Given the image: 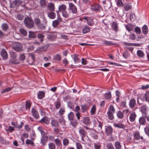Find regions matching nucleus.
Here are the masks:
<instances>
[{
	"mask_svg": "<svg viewBox=\"0 0 149 149\" xmlns=\"http://www.w3.org/2000/svg\"><path fill=\"white\" fill-rule=\"evenodd\" d=\"M24 22L25 26L29 28H33L34 24L32 19L30 17L25 18L24 20Z\"/></svg>",
	"mask_w": 149,
	"mask_h": 149,
	"instance_id": "obj_1",
	"label": "nucleus"
},
{
	"mask_svg": "<svg viewBox=\"0 0 149 149\" xmlns=\"http://www.w3.org/2000/svg\"><path fill=\"white\" fill-rule=\"evenodd\" d=\"M12 47L15 51L19 52L22 50L23 47L20 43L18 42H14L12 44Z\"/></svg>",
	"mask_w": 149,
	"mask_h": 149,
	"instance_id": "obj_2",
	"label": "nucleus"
},
{
	"mask_svg": "<svg viewBox=\"0 0 149 149\" xmlns=\"http://www.w3.org/2000/svg\"><path fill=\"white\" fill-rule=\"evenodd\" d=\"M43 21L42 22V23L41 22L38 25L37 27L39 29L42 30H44L46 28L47 21L44 15H43Z\"/></svg>",
	"mask_w": 149,
	"mask_h": 149,
	"instance_id": "obj_3",
	"label": "nucleus"
},
{
	"mask_svg": "<svg viewBox=\"0 0 149 149\" xmlns=\"http://www.w3.org/2000/svg\"><path fill=\"white\" fill-rule=\"evenodd\" d=\"M101 6L98 4H95L91 6V10L93 11H99L101 9Z\"/></svg>",
	"mask_w": 149,
	"mask_h": 149,
	"instance_id": "obj_4",
	"label": "nucleus"
},
{
	"mask_svg": "<svg viewBox=\"0 0 149 149\" xmlns=\"http://www.w3.org/2000/svg\"><path fill=\"white\" fill-rule=\"evenodd\" d=\"M58 34V33L57 32H53V33L49 35L48 36L47 38L48 39L50 40H53L57 37V35Z\"/></svg>",
	"mask_w": 149,
	"mask_h": 149,
	"instance_id": "obj_5",
	"label": "nucleus"
},
{
	"mask_svg": "<svg viewBox=\"0 0 149 149\" xmlns=\"http://www.w3.org/2000/svg\"><path fill=\"white\" fill-rule=\"evenodd\" d=\"M80 135L81 136V139L82 141L84 140V137L86 134L87 132L83 129L80 128L79 130Z\"/></svg>",
	"mask_w": 149,
	"mask_h": 149,
	"instance_id": "obj_6",
	"label": "nucleus"
},
{
	"mask_svg": "<svg viewBox=\"0 0 149 149\" xmlns=\"http://www.w3.org/2000/svg\"><path fill=\"white\" fill-rule=\"evenodd\" d=\"M134 139L138 140L140 139L143 140V138L142 136H140L139 133L138 132H135L134 134Z\"/></svg>",
	"mask_w": 149,
	"mask_h": 149,
	"instance_id": "obj_7",
	"label": "nucleus"
},
{
	"mask_svg": "<svg viewBox=\"0 0 149 149\" xmlns=\"http://www.w3.org/2000/svg\"><path fill=\"white\" fill-rule=\"evenodd\" d=\"M1 54L4 60L7 59L8 57V54L5 49H3L1 50Z\"/></svg>",
	"mask_w": 149,
	"mask_h": 149,
	"instance_id": "obj_8",
	"label": "nucleus"
},
{
	"mask_svg": "<svg viewBox=\"0 0 149 149\" xmlns=\"http://www.w3.org/2000/svg\"><path fill=\"white\" fill-rule=\"evenodd\" d=\"M69 7L72 11L73 13H75L77 12V9L75 6L72 3H69Z\"/></svg>",
	"mask_w": 149,
	"mask_h": 149,
	"instance_id": "obj_9",
	"label": "nucleus"
},
{
	"mask_svg": "<svg viewBox=\"0 0 149 149\" xmlns=\"http://www.w3.org/2000/svg\"><path fill=\"white\" fill-rule=\"evenodd\" d=\"M105 130L106 134L108 135H109L112 133L113 130L111 126H108L106 128Z\"/></svg>",
	"mask_w": 149,
	"mask_h": 149,
	"instance_id": "obj_10",
	"label": "nucleus"
},
{
	"mask_svg": "<svg viewBox=\"0 0 149 149\" xmlns=\"http://www.w3.org/2000/svg\"><path fill=\"white\" fill-rule=\"evenodd\" d=\"M136 104V101L135 99H131L129 103V107L132 109L134 108Z\"/></svg>",
	"mask_w": 149,
	"mask_h": 149,
	"instance_id": "obj_11",
	"label": "nucleus"
},
{
	"mask_svg": "<svg viewBox=\"0 0 149 149\" xmlns=\"http://www.w3.org/2000/svg\"><path fill=\"white\" fill-rule=\"evenodd\" d=\"M136 115L135 113H132L129 116V120L130 121L133 122L135 120Z\"/></svg>",
	"mask_w": 149,
	"mask_h": 149,
	"instance_id": "obj_12",
	"label": "nucleus"
},
{
	"mask_svg": "<svg viewBox=\"0 0 149 149\" xmlns=\"http://www.w3.org/2000/svg\"><path fill=\"white\" fill-rule=\"evenodd\" d=\"M53 11H51L48 13V16L50 19H53L56 17V14Z\"/></svg>",
	"mask_w": 149,
	"mask_h": 149,
	"instance_id": "obj_13",
	"label": "nucleus"
},
{
	"mask_svg": "<svg viewBox=\"0 0 149 149\" xmlns=\"http://www.w3.org/2000/svg\"><path fill=\"white\" fill-rule=\"evenodd\" d=\"M139 123L140 125H144L146 123V120L145 118V117L143 116L141 117L139 119Z\"/></svg>",
	"mask_w": 149,
	"mask_h": 149,
	"instance_id": "obj_14",
	"label": "nucleus"
},
{
	"mask_svg": "<svg viewBox=\"0 0 149 149\" xmlns=\"http://www.w3.org/2000/svg\"><path fill=\"white\" fill-rule=\"evenodd\" d=\"M62 15L65 18H69L71 13L69 11H67L66 10L62 12Z\"/></svg>",
	"mask_w": 149,
	"mask_h": 149,
	"instance_id": "obj_15",
	"label": "nucleus"
},
{
	"mask_svg": "<svg viewBox=\"0 0 149 149\" xmlns=\"http://www.w3.org/2000/svg\"><path fill=\"white\" fill-rule=\"evenodd\" d=\"M48 8L50 11H54V10L55 6L54 4L52 3H49L47 5Z\"/></svg>",
	"mask_w": 149,
	"mask_h": 149,
	"instance_id": "obj_16",
	"label": "nucleus"
},
{
	"mask_svg": "<svg viewBox=\"0 0 149 149\" xmlns=\"http://www.w3.org/2000/svg\"><path fill=\"white\" fill-rule=\"evenodd\" d=\"M32 113L33 116L37 119L39 117V114L38 111L35 109H33L32 110Z\"/></svg>",
	"mask_w": 149,
	"mask_h": 149,
	"instance_id": "obj_17",
	"label": "nucleus"
},
{
	"mask_svg": "<svg viewBox=\"0 0 149 149\" xmlns=\"http://www.w3.org/2000/svg\"><path fill=\"white\" fill-rule=\"evenodd\" d=\"M66 6L65 4H62L60 5L58 8V9L59 12H62L66 10Z\"/></svg>",
	"mask_w": 149,
	"mask_h": 149,
	"instance_id": "obj_18",
	"label": "nucleus"
},
{
	"mask_svg": "<svg viewBox=\"0 0 149 149\" xmlns=\"http://www.w3.org/2000/svg\"><path fill=\"white\" fill-rule=\"evenodd\" d=\"M83 122L86 125H89L91 123L90 119L88 117H86L84 118Z\"/></svg>",
	"mask_w": 149,
	"mask_h": 149,
	"instance_id": "obj_19",
	"label": "nucleus"
},
{
	"mask_svg": "<svg viewBox=\"0 0 149 149\" xmlns=\"http://www.w3.org/2000/svg\"><path fill=\"white\" fill-rule=\"evenodd\" d=\"M52 126L53 127H56L58 126L59 124L58 122L55 120H52L51 122Z\"/></svg>",
	"mask_w": 149,
	"mask_h": 149,
	"instance_id": "obj_20",
	"label": "nucleus"
},
{
	"mask_svg": "<svg viewBox=\"0 0 149 149\" xmlns=\"http://www.w3.org/2000/svg\"><path fill=\"white\" fill-rule=\"evenodd\" d=\"M116 116L117 117L120 119H122L124 117V114L123 112L120 111H117L116 112Z\"/></svg>",
	"mask_w": 149,
	"mask_h": 149,
	"instance_id": "obj_21",
	"label": "nucleus"
},
{
	"mask_svg": "<svg viewBox=\"0 0 149 149\" xmlns=\"http://www.w3.org/2000/svg\"><path fill=\"white\" fill-rule=\"evenodd\" d=\"M147 106L146 105H144L141 107V111L143 114L147 115Z\"/></svg>",
	"mask_w": 149,
	"mask_h": 149,
	"instance_id": "obj_22",
	"label": "nucleus"
},
{
	"mask_svg": "<svg viewBox=\"0 0 149 149\" xmlns=\"http://www.w3.org/2000/svg\"><path fill=\"white\" fill-rule=\"evenodd\" d=\"M113 125L115 127H117L119 128L125 129V126L121 123L114 124Z\"/></svg>",
	"mask_w": 149,
	"mask_h": 149,
	"instance_id": "obj_23",
	"label": "nucleus"
},
{
	"mask_svg": "<svg viewBox=\"0 0 149 149\" xmlns=\"http://www.w3.org/2000/svg\"><path fill=\"white\" fill-rule=\"evenodd\" d=\"M19 32L20 33L24 36H26L27 35V31L23 28H21L19 29Z\"/></svg>",
	"mask_w": 149,
	"mask_h": 149,
	"instance_id": "obj_24",
	"label": "nucleus"
},
{
	"mask_svg": "<svg viewBox=\"0 0 149 149\" xmlns=\"http://www.w3.org/2000/svg\"><path fill=\"white\" fill-rule=\"evenodd\" d=\"M73 58L75 63L80 62V58H78V55L74 54L73 55Z\"/></svg>",
	"mask_w": 149,
	"mask_h": 149,
	"instance_id": "obj_25",
	"label": "nucleus"
},
{
	"mask_svg": "<svg viewBox=\"0 0 149 149\" xmlns=\"http://www.w3.org/2000/svg\"><path fill=\"white\" fill-rule=\"evenodd\" d=\"M142 31L143 34H146L148 33V27L146 25H144L143 26L142 28Z\"/></svg>",
	"mask_w": 149,
	"mask_h": 149,
	"instance_id": "obj_26",
	"label": "nucleus"
},
{
	"mask_svg": "<svg viewBox=\"0 0 149 149\" xmlns=\"http://www.w3.org/2000/svg\"><path fill=\"white\" fill-rule=\"evenodd\" d=\"M90 31V28L89 27L86 26H85V27L83 29L82 31V33H86Z\"/></svg>",
	"mask_w": 149,
	"mask_h": 149,
	"instance_id": "obj_27",
	"label": "nucleus"
},
{
	"mask_svg": "<svg viewBox=\"0 0 149 149\" xmlns=\"http://www.w3.org/2000/svg\"><path fill=\"white\" fill-rule=\"evenodd\" d=\"M20 60L17 59L13 58L10 61V63L15 64L19 63H20Z\"/></svg>",
	"mask_w": 149,
	"mask_h": 149,
	"instance_id": "obj_28",
	"label": "nucleus"
},
{
	"mask_svg": "<svg viewBox=\"0 0 149 149\" xmlns=\"http://www.w3.org/2000/svg\"><path fill=\"white\" fill-rule=\"evenodd\" d=\"M40 122L44 123L46 124H48L49 121L47 117H43L41 120Z\"/></svg>",
	"mask_w": 149,
	"mask_h": 149,
	"instance_id": "obj_29",
	"label": "nucleus"
},
{
	"mask_svg": "<svg viewBox=\"0 0 149 149\" xmlns=\"http://www.w3.org/2000/svg\"><path fill=\"white\" fill-rule=\"evenodd\" d=\"M1 27L2 30L4 31H6L8 28V25L6 23H3L2 24Z\"/></svg>",
	"mask_w": 149,
	"mask_h": 149,
	"instance_id": "obj_30",
	"label": "nucleus"
},
{
	"mask_svg": "<svg viewBox=\"0 0 149 149\" xmlns=\"http://www.w3.org/2000/svg\"><path fill=\"white\" fill-rule=\"evenodd\" d=\"M70 120L71 125L74 127L76 126L78 124V122L76 120L73 119Z\"/></svg>",
	"mask_w": 149,
	"mask_h": 149,
	"instance_id": "obj_31",
	"label": "nucleus"
},
{
	"mask_svg": "<svg viewBox=\"0 0 149 149\" xmlns=\"http://www.w3.org/2000/svg\"><path fill=\"white\" fill-rule=\"evenodd\" d=\"M29 38H35L36 37L35 34L32 31H29L28 36Z\"/></svg>",
	"mask_w": 149,
	"mask_h": 149,
	"instance_id": "obj_32",
	"label": "nucleus"
},
{
	"mask_svg": "<svg viewBox=\"0 0 149 149\" xmlns=\"http://www.w3.org/2000/svg\"><path fill=\"white\" fill-rule=\"evenodd\" d=\"M108 112H111L112 113H114L115 112V110L113 105H111L110 106L109 108L108 111Z\"/></svg>",
	"mask_w": 149,
	"mask_h": 149,
	"instance_id": "obj_33",
	"label": "nucleus"
},
{
	"mask_svg": "<svg viewBox=\"0 0 149 149\" xmlns=\"http://www.w3.org/2000/svg\"><path fill=\"white\" fill-rule=\"evenodd\" d=\"M113 113L109 112H107L108 118L109 119L111 120H113L114 118Z\"/></svg>",
	"mask_w": 149,
	"mask_h": 149,
	"instance_id": "obj_34",
	"label": "nucleus"
},
{
	"mask_svg": "<svg viewBox=\"0 0 149 149\" xmlns=\"http://www.w3.org/2000/svg\"><path fill=\"white\" fill-rule=\"evenodd\" d=\"M115 146L116 149H121V146L118 141H116L115 143Z\"/></svg>",
	"mask_w": 149,
	"mask_h": 149,
	"instance_id": "obj_35",
	"label": "nucleus"
},
{
	"mask_svg": "<svg viewBox=\"0 0 149 149\" xmlns=\"http://www.w3.org/2000/svg\"><path fill=\"white\" fill-rule=\"evenodd\" d=\"M81 109L83 112H84L87 110L88 108V106L85 104L81 105Z\"/></svg>",
	"mask_w": 149,
	"mask_h": 149,
	"instance_id": "obj_36",
	"label": "nucleus"
},
{
	"mask_svg": "<svg viewBox=\"0 0 149 149\" xmlns=\"http://www.w3.org/2000/svg\"><path fill=\"white\" fill-rule=\"evenodd\" d=\"M74 117V114L72 112H70L68 115V117L69 120H71L73 119Z\"/></svg>",
	"mask_w": 149,
	"mask_h": 149,
	"instance_id": "obj_37",
	"label": "nucleus"
},
{
	"mask_svg": "<svg viewBox=\"0 0 149 149\" xmlns=\"http://www.w3.org/2000/svg\"><path fill=\"white\" fill-rule=\"evenodd\" d=\"M59 23V21L58 20H55L52 22V25L54 27L57 26Z\"/></svg>",
	"mask_w": 149,
	"mask_h": 149,
	"instance_id": "obj_38",
	"label": "nucleus"
},
{
	"mask_svg": "<svg viewBox=\"0 0 149 149\" xmlns=\"http://www.w3.org/2000/svg\"><path fill=\"white\" fill-rule=\"evenodd\" d=\"M126 29L128 31H131L133 30V26L130 24H128L125 26Z\"/></svg>",
	"mask_w": 149,
	"mask_h": 149,
	"instance_id": "obj_39",
	"label": "nucleus"
},
{
	"mask_svg": "<svg viewBox=\"0 0 149 149\" xmlns=\"http://www.w3.org/2000/svg\"><path fill=\"white\" fill-rule=\"evenodd\" d=\"M45 93L43 91H40L38 94V98L40 99L42 98L44 96Z\"/></svg>",
	"mask_w": 149,
	"mask_h": 149,
	"instance_id": "obj_40",
	"label": "nucleus"
},
{
	"mask_svg": "<svg viewBox=\"0 0 149 149\" xmlns=\"http://www.w3.org/2000/svg\"><path fill=\"white\" fill-rule=\"evenodd\" d=\"M96 108L95 105H93L91 108V115H93L95 114Z\"/></svg>",
	"mask_w": 149,
	"mask_h": 149,
	"instance_id": "obj_41",
	"label": "nucleus"
},
{
	"mask_svg": "<svg viewBox=\"0 0 149 149\" xmlns=\"http://www.w3.org/2000/svg\"><path fill=\"white\" fill-rule=\"evenodd\" d=\"M93 20L92 19L89 18L87 22L88 24L91 26H93L94 24Z\"/></svg>",
	"mask_w": 149,
	"mask_h": 149,
	"instance_id": "obj_42",
	"label": "nucleus"
},
{
	"mask_svg": "<svg viewBox=\"0 0 149 149\" xmlns=\"http://www.w3.org/2000/svg\"><path fill=\"white\" fill-rule=\"evenodd\" d=\"M104 98L107 99H110L111 97V92L106 93L104 95Z\"/></svg>",
	"mask_w": 149,
	"mask_h": 149,
	"instance_id": "obj_43",
	"label": "nucleus"
},
{
	"mask_svg": "<svg viewBox=\"0 0 149 149\" xmlns=\"http://www.w3.org/2000/svg\"><path fill=\"white\" fill-rule=\"evenodd\" d=\"M63 145L64 146H66L68 144L69 141L68 139L66 138H65L63 139Z\"/></svg>",
	"mask_w": 149,
	"mask_h": 149,
	"instance_id": "obj_44",
	"label": "nucleus"
},
{
	"mask_svg": "<svg viewBox=\"0 0 149 149\" xmlns=\"http://www.w3.org/2000/svg\"><path fill=\"white\" fill-rule=\"evenodd\" d=\"M116 4L118 6L121 7L123 6V3L121 0H117Z\"/></svg>",
	"mask_w": 149,
	"mask_h": 149,
	"instance_id": "obj_45",
	"label": "nucleus"
},
{
	"mask_svg": "<svg viewBox=\"0 0 149 149\" xmlns=\"http://www.w3.org/2000/svg\"><path fill=\"white\" fill-rule=\"evenodd\" d=\"M137 53V55L141 57H143L144 55L143 53L141 50H138Z\"/></svg>",
	"mask_w": 149,
	"mask_h": 149,
	"instance_id": "obj_46",
	"label": "nucleus"
},
{
	"mask_svg": "<svg viewBox=\"0 0 149 149\" xmlns=\"http://www.w3.org/2000/svg\"><path fill=\"white\" fill-rule=\"evenodd\" d=\"M40 4L42 6L45 7L46 5V0H40Z\"/></svg>",
	"mask_w": 149,
	"mask_h": 149,
	"instance_id": "obj_47",
	"label": "nucleus"
},
{
	"mask_svg": "<svg viewBox=\"0 0 149 149\" xmlns=\"http://www.w3.org/2000/svg\"><path fill=\"white\" fill-rule=\"evenodd\" d=\"M13 88L12 87H8L7 88H6L3 90L1 92V93H5L6 92H8L10 91Z\"/></svg>",
	"mask_w": 149,
	"mask_h": 149,
	"instance_id": "obj_48",
	"label": "nucleus"
},
{
	"mask_svg": "<svg viewBox=\"0 0 149 149\" xmlns=\"http://www.w3.org/2000/svg\"><path fill=\"white\" fill-rule=\"evenodd\" d=\"M38 130L40 132L42 136L45 135L44 132L43 130V129L41 127H39L38 128Z\"/></svg>",
	"mask_w": 149,
	"mask_h": 149,
	"instance_id": "obj_49",
	"label": "nucleus"
},
{
	"mask_svg": "<svg viewBox=\"0 0 149 149\" xmlns=\"http://www.w3.org/2000/svg\"><path fill=\"white\" fill-rule=\"evenodd\" d=\"M112 26L114 30L116 31L118 29V26L117 24L115 23H113L112 25Z\"/></svg>",
	"mask_w": 149,
	"mask_h": 149,
	"instance_id": "obj_50",
	"label": "nucleus"
},
{
	"mask_svg": "<svg viewBox=\"0 0 149 149\" xmlns=\"http://www.w3.org/2000/svg\"><path fill=\"white\" fill-rule=\"evenodd\" d=\"M34 22L35 24L37 25V26L41 22L40 19L38 18H36L34 20Z\"/></svg>",
	"mask_w": 149,
	"mask_h": 149,
	"instance_id": "obj_51",
	"label": "nucleus"
},
{
	"mask_svg": "<svg viewBox=\"0 0 149 149\" xmlns=\"http://www.w3.org/2000/svg\"><path fill=\"white\" fill-rule=\"evenodd\" d=\"M145 97L146 101L149 102V91L146 92Z\"/></svg>",
	"mask_w": 149,
	"mask_h": 149,
	"instance_id": "obj_52",
	"label": "nucleus"
},
{
	"mask_svg": "<svg viewBox=\"0 0 149 149\" xmlns=\"http://www.w3.org/2000/svg\"><path fill=\"white\" fill-rule=\"evenodd\" d=\"M106 146L108 149H115L113 144L111 143H107Z\"/></svg>",
	"mask_w": 149,
	"mask_h": 149,
	"instance_id": "obj_53",
	"label": "nucleus"
},
{
	"mask_svg": "<svg viewBox=\"0 0 149 149\" xmlns=\"http://www.w3.org/2000/svg\"><path fill=\"white\" fill-rule=\"evenodd\" d=\"M49 149H55V144L52 143H49L48 144Z\"/></svg>",
	"mask_w": 149,
	"mask_h": 149,
	"instance_id": "obj_54",
	"label": "nucleus"
},
{
	"mask_svg": "<svg viewBox=\"0 0 149 149\" xmlns=\"http://www.w3.org/2000/svg\"><path fill=\"white\" fill-rule=\"evenodd\" d=\"M54 60L58 61H60L61 59V57L59 54H56L54 57Z\"/></svg>",
	"mask_w": 149,
	"mask_h": 149,
	"instance_id": "obj_55",
	"label": "nucleus"
},
{
	"mask_svg": "<svg viewBox=\"0 0 149 149\" xmlns=\"http://www.w3.org/2000/svg\"><path fill=\"white\" fill-rule=\"evenodd\" d=\"M55 105L56 109H58L61 106V103L59 101H57L55 102Z\"/></svg>",
	"mask_w": 149,
	"mask_h": 149,
	"instance_id": "obj_56",
	"label": "nucleus"
},
{
	"mask_svg": "<svg viewBox=\"0 0 149 149\" xmlns=\"http://www.w3.org/2000/svg\"><path fill=\"white\" fill-rule=\"evenodd\" d=\"M19 58L20 59H19L20 61H23L24 60V59L25 58V56L24 55V54H20V55H19Z\"/></svg>",
	"mask_w": 149,
	"mask_h": 149,
	"instance_id": "obj_57",
	"label": "nucleus"
},
{
	"mask_svg": "<svg viewBox=\"0 0 149 149\" xmlns=\"http://www.w3.org/2000/svg\"><path fill=\"white\" fill-rule=\"evenodd\" d=\"M132 8V6L129 5H127L125 6L124 8L126 11H128Z\"/></svg>",
	"mask_w": 149,
	"mask_h": 149,
	"instance_id": "obj_58",
	"label": "nucleus"
},
{
	"mask_svg": "<svg viewBox=\"0 0 149 149\" xmlns=\"http://www.w3.org/2000/svg\"><path fill=\"white\" fill-rule=\"evenodd\" d=\"M10 55L12 58H15L17 56V54L14 52H12L10 53Z\"/></svg>",
	"mask_w": 149,
	"mask_h": 149,
	"instance_id": "obj_59",
	"label": "nucleus"
},
{
	"mask_svg": "<svg viewBox=\"0 0 149 149\" xmlns=\"http://www.w3.org/2000/svg\"><path fill=\"white\" fill-rule=\"evenodd\" d=\"M59 121L62 125H65V121L63 118L59 119Z\"/></svg>",
	"mask_w": 149,
	"mask_h": 149,
	"instance_id": "obj_60",
	"label": "nucleus"
},
{
	"mask_svg": "<svg viewBox=\"0 0 149 149\" xmlns=\"http://www.w3.org/2000/svg\"><path fill=\"white\" fill-rule=\"evenodd\" d=\"M26 143L27 144L33 145L34 144L33 142L32 141L28 139L26 140Z\"/></svg>",
	"mask_w": 149,
	"mask_h": 149,
	"instance_id": "obj_61",
	"label": "nucleus"
},
{
	"mask_svg": "<svg viewBox=\"0 0 149 149\" xmlns=\"http://www.w3.org/2000/svg\"><path fill=\"white\" fill-rule=\"evenodd\" d=\"M77 149H83L82 147L81 144L79 143H76Z\"/></svg>",
	"mask_w": 149,
	"mask_h": 149,
	"instance_id": "obj_62",
	"label": "nucleus"
},
{
	"mask_svg": "<svg viewBox=\"0 0 149 149\" xmlns=\"http://www.w3.org/2000/svg\"><path fill=\"white\" fill-rule=\"evenodd\" d=\"M55 141L56 145L58 146H59L61 144V141L58 139H56L55 140Z\"/></svg>",
	"mask_w": 149,
	"mask_h": 149,
	"instance_id": "obj_63",
	"label": "nucleus"
},
{
	"mask_svg": "<svg viewBox=\"0 0 149 149\" xmlns=\"http://www.w3.org/2000/svg\"><path fill=\"white\" fill-rule=\"evenodd\" d=\"M144 131L146 134L149 136V127H145L144 129Z\"/></svg>",
	"mask_w": 149,
	"mask_h": 149,
	"instance_id": "obj_64",
	"label": "nucleus"
}]
</instances>
